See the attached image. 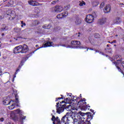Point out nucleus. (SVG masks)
I'll use <instances>...</instances> for the list:
<instances>
[{"mask_svg": "<svg viewBox=\"0 0 124 124\" xmlns=\"http://www.w3.org/2000/svg\"><path fill=\"white\" fill-rule=\"evenodd\" d=\"M6 14L7 15V17L11 21L14 20L16 17L15 12L11 9L8 10L6 12Z\"/></svg>", "mask_w": 124, "mask_h": 124, "instance_id": "obj_4", "label": "nucleus"}, {"mask_svg": "<svg viewBox=\"0 0 124 124\" xmlns=\"http://www.w3.org/2000/svg\"><path fill=\"white\" fill-rule=\"evenodd\" d=\"M74 100H76V99H77V97H76V99H74Z\"/></svg>", "mask_w": 124, "mask_h": 124, "instance_id": "obj_60", "label": "nucleus"}, {"mask_svg": "<svg viewBox=\"0 0 124 124\" xmlns=\"http://www.w3.org/2000/svg\"><path fill=\"white\" fill-rule=\"evenodd\" d=\"M62 14H63V18H64V17H66L68 15V12L66 11L64 13H62Z\"/></svg>", "mask_w": 124, "mask_h": 124, "instance_id": "obj_30", "label": "nucleus"}, {"mask_svg": "<svg viewBox=\"0 0 124 124\" xmlns=\"http://www.w3.org/2000/svg\"><path fill=\"white\" fill-rule=\"evenodd\" d=\"M4 35V33H2V36H3Z\"/></svg>", "mask_w": 124, "mask_h": 124, "instance_id": "obj_57", "label": "nucleus"}, {"mask_svg": "<svg viewBox=\"0 0 124 124\" xmlns=\"http://www.w3.org/2000/svg\"><path fill=\"white\" fill-rule=\"evenodd\" d=\"M13 53L14 54L22 53V45L15 47L14 49Z\"/></svg>", "mask_w": 124, "mask_h": 124, "instance_id": "obj_7", "label": "nucleus"}, {"mask_svg": "<svg viewBox=\"0 0 124 124\" xmlns=\"http://www.w3.org/2000/svg\"><path fill=\"white\" fill-rule=\"evenodd\" d=\"M19 70H20L19 69H17L16 72V73H17L18 71H19Z\"/></svg>", "mask_w": 124, "mask_h": 124, "instance_id": "obj_47", "label": "nucleus"}, {"mask_svg": "<svg viewBox=\"0 0 124 124\" xmlns=\"http://www.w3.org/2000/svg\"><path fill=\"white\" fill-rule=\"evenodd\" d=\"M112 63L115 65V66H116L117 68L118 69L119 71H120V72H122V73H123V71H122V69H121L120 67L118 66V65H119V62L117 63V62H112Z\"/></svg>", "mask_w": 124, "mask_h": 124, "instance_id": "obj_22", "label": "nucleus"}, {"mask_svg": "<svg viewBox=\"0 0 124 124\" xmlns=\"http://www.w3.org/2000/svg\"><path fill=\"white\" fill-rule=\"evenodd\" d=\"M6 0H3L4 2H5V1H6Z\"/></svg>", "mask_w": 124, "mask_h": 124, "instance_id": "obj_59", "label": "nucleus"}, {"mask_svg": "<svg viewBox=\"0 0 124 124\" xmlns=\"http://www.w3.org/2000/svg\"><path fill=\"white\" fill-rule=\"evenodd\" d=\"M5 124H11L10 122H6Z\"/></svg>", "mask_w": 124, "mask_h": 124, "instance_id": "obj_49", "label": "nucleus"}, {"mask_svg": "<svg viewBox=\"0 0 124 124\" xmlns=\"http://www.w3.org/2000/svg\"><path fill=\"white\" fill-rule=\"evenodd\" d=\"M51 12H56V7H52L50 9Z\"/></svg>", "mask_w": 124, "mask_h": 124, "instance_id": "obj_35", "label": "nucleus"}, {"mask_svg": "<svg viewBox=\"0 0 124 124\" xmlns=\"http://www.w3.org/2000/svg\"><path fill=\"white\" fill-rule=\"evenodd\" d=\"M67 122H69V120H68V117H67V115H65L62 118L61 122L65 123H67Z\"/></svg>", "mask_w": 124, "mask_h": 124, "instance_id": "obj_16", "label": "nucleus"}, {"mask_svg": "<svg viewBox=\"0 0 124 124\" xmlns=\"http://www.w3.org/2000/svg\"><path fill=\"white\" fill-rule=\"evenodd\" d=\"M28 3H29L30 5H32V6H39L42 5V3H39L35 1H33V0L28 1Z\"/></svg>", "mask_w": 124, "mask_h": 124, "instance_id": "obj_9", "label": "nucleus"}, {"mask_svg": "<svg viewBox=\"0 0 124 124\" xmlns=\"http://www.w3.org/2000/svg\"><path fill=\"white\" fill-rule=\"evenodd\" d=\"M29 59V57H26V60H28Z\"/></svg>", "mask_w": 124, "mask_h": 124, "instance_id": "obj_53", "label": "nucleus"}, {"mask_svg": "<svg viewBox=\"0 0 124 124\" xmlns=\"http://www.w3.org/2000/svg\"><path fill=\"white\" fill-rule=\"evenodd\" d=\"M69 99H70V98H67L65 99V101H66V102H67L68 103V102H69Z\"/></svg>", "mask_w": 124, "mask_h": 124, "instance_id": "obj_42", "label": "nucleus"}, {"mask_svg": "<svg viewBox=\"0 0 124 124\" xmlns=\"http://www.w3.org/2000/svg\"><path fill=\"white\" fill-rule=\"evenodd\" d=\"M93 50V48H88L87 49V51H88V50Z\"/></svg>", "mask_w": 124, "mask_h": 124, "instance_id": "obj_46", "label": "nucleus"}, {"mask_svg": "<svg viewBox=\"0 0 124 124\" xmlns=\"http://www.w3.org/2000/svg\"><path fill=\"white\" fill-rule=\"evenodd\" d=\"M93 20H94V16L92 15H87L85 18V21L89 24L93 23Z\"/></svg>", "mask_w": 124, "mask_h": 124, "instance_id": "obj_6", "label": "nucleus"}, {"mask_svg": "<svg viewBox=\"0 0 124 124\" xmlns=\"http://www.w3.org/2000/svg\"><path fill=\"white\" fill-rule=\"evenodd\" d=\"M110 43L111 44H112V43H114L113 42H111Z\"/></svg>", "mask_w": 124, "mask_h": 124, "instance_id": "obj_62", "label": "nucleus"}, {"mask_svg": "<svg viewBox=\"0 0 124 124\" xmlns=\"http://www.w3.org/2000/svg\"><path fill=\"white\" fill-rule=\"evenodd\" d=\"M51 121H52L53 124H61V120L59 118V117H56L55 118V116L52 115L51 118Z\"/></svg>", "mask_w": 124, "mask_h": 124, "instance_id": "obj_8", "label": "nucleus"}, {"mask_svg": "<svg viewBox=\"0 0 124 124\" xmlns=\"http://www.w3.org/2000/svg\"><path fill=\"white\" fill-rule=\"evenodd\" d=\"M75 23L77 26H79V25L82 23V20L80 18H77L75 21Z\"/></svg>", "mask_w": 124, "mask_h": 124, "instance_id": "obj_20", "label": "nucleus"}, {"mask_svg": "<svg viewBox=\"0 0 124 124\" xmlns=\"http://www.w3.org/2000/svg\"><path fill=\"white\" fill-rule=\"evenodd\" d=\"M108 43H111V42L110 41H108Z\"/></svg>", "mask_w": 124, "mask_h": 124, "instance_id": "obj_61", "label": "nucleus"}, {"mask_svg": "<svg viewBox=\"0 0 124 124\" xmlns=\"http://www.w3.org/2000/svg\"><path fill=\"white\" fill-rule=\"evenodd\" d=\"M95 38H100V35L98 33H96L94 34Z\"/></svg>", "mask_w": 124, "mask_h": 124, "instance_id": "obj_31", "label": "nucleus"}, {"mask_svg": "<svg viewBox=\"0 0 124 124\" xmlns=\"http://www.w3.org/2000/svg\"><path fill=\"white\" fill-rule=\"evenodd\" d=\"M11 103H12V105L9 107V109L10 110H13V109L15 108V105H16L17 107H20L19 100H18V98H17V95H16L15 103H14L13 101H12Z\"/></svg>", "mask_w": 124, "mask_h": 124, "instance_id": "obj_5", "label": "nucleus"}, {"mask_svg": "<svg viewBox=\"0 0 124 124\" xmlns=\"http://www.w3.org/2000/svg\"><path fill=\"white\" fill-rule=\"evenodd\" d=\"M16 74H17V72H16L15 75H14V78H16Z\"/></svg>", "mask_w": 124, "mask_h": 124, "instance_id": "obj_45", "label": "nucleus"}, {"mask_svg": "<svg viewBox=\"0 0 124 124\" xmlns=\"http://www.w3.org/2000/svg\"><path fill=\"white\" fill-rule=\"evenodd\" d=\"M58 1H59V0H53V1L51 2V4L55 5V4H56V3H57L58 2Z\"/></svg>", "mask_w": 124, "mask_h": 124, "instance_id": "obj_38", "label": "nucleus"}, {"mask_svg": "<svg viewBox=\"0 0 124 124\" xmlns=\"http://www.w3.org/2000/svg\"><path fill=\"white\" fill-rule=\"evenodd\" d=\"M70 8V5H68L64 7V9L65 10H68Z\"/></svg>", "mask_w": 124, "mask_h": 124, "instance_id": "obj_34", "label": "nucleus"}, {"mask_svg": "<svg viewBox=\"0 0 124 124\" xmlns=\"http://www.w3.org/2000/svg\"><path fill=\"white\" fill-rule=\"evenodd\" d=\"M120 5H124V4L123 3H120Z\"/></svg>", "mask_w": 124, "mask_h": 124, "instance_id": "obj_51", "label": "nucleus"}, {"mask_svg": "<svg viewBox=\"0 0 124 124\" xmlns=\"http://www.w3.org/2000/svg\"><path fill=\"white\" fill-rule=\"evenodd\" d=\"M78 34H81V33L79 32V33H78Z\"/></svg>", "mask_w": 124, "mask_h": 124, "instance_id": "obj_64", "label": "nucleus"}, {"mask_svg": "<svg viewBox=\"0 0 124 124\" xmlns=\"http://www.w3.org/2000/svg\"><path fill=\"white\" fill-rule=\"evenodd\" d=\"M21 28H24V26H26V23H24V21H21Z\"/></svg>", "mask_w": 124, "mask_h": 124, "instance_id": "obj_37", "label": "nucleus"}, {"mask_svg": "<svg viewBox=\"0 0 124 124\" xmlns=\"http://www.w3.org/2000/svg\"><path fill=\"white\" fill-rule=\"evenodd\" d=\"M92 4L93 7H95L99 4V2H98V1H94L93 2Z\"/></svg>", "mask_w": 124, "mask_h": 124, "instance_id": "obj_25", "label": "nucleus"}, {"mask_svg": "<svg viewBox=\"0 0 124 124\" xmlns=\"http://www.w3.org/2000/svg\"><path fill=\"white\" fill-rule=\"evenodd\" d=\"M107 47H109V45H107Z\"/></svg>", "mask_w": 124, "mask_h": 124, "instance_id": "obj_58", "label": "nucleus"}, {"mask_svg": "<svg viewBox=\"0 0 124 124\" xmlns=\"http://www.w3.org/2000/svg\"><path fill=\"white\" fill-rule=\"evenodd\" d=\"M71 119L73 120L74 124L78 123V124H82L84 122V120L87 118V114L81 112V111H74L72 113V114L70 115Z\"/></svg>", "mask_w": 124, "mask_h": 124, "instance_id": "obj_1", "label": "nucleus"}, {"mask_svg": "<svg viewBox=\"0 0 124 124\" xmlns=\"http://www.w3.org/2000/svg\"><path fill=\"white\" fill-rule=\"evenodd\" d=\"M121 21H122V19H121V17L117 16L115 18V19L114 20V22L115 24H120Z\"/></svg>", "mask_w": 124, "mask_h": 124, "instance_id": "obj_18", "label": "nucleus"}, {"mask_svg": "<svg viewBox=\"0 0 124 124\" xmlns=\"http://www.w3.org/2000/svg\"><path fill=\"white\" fill-rule=\"evenodd\" d=\"M80 37V35H78V37Z\"/></svg>", "mask_w": 124, "mask_h": 124, "instance_id": "obj_63", "label": "nucleus"}, {"mask_svg": "<svg viewBox=\"0 0 124 124\" xmlns=\"http://www.w3.org/2000/svg\"><path fill=\"white\" fill-rule=\"evenodd\" d=\"M55 47H59V46H62L63 47H66V48H71V46L67 44H56L55 45Z\"/></svg>", "mask_w": 124, "mask_h": 124, "instance_id": "obj_17", "label": "nucleus"}, {"mask_svg": "<svg viewBox=\"0 0 124 124\" xmlns=\"http://www.w3.org/2000/svg\"><path fill=\"white\" fill-rule=\"evenodd\" d=\"M52 112H53V113H55V110H52Z\"/></svg>", "mask_w": 124, "mask_h": 124, "instance_id": "obj_56", "label": "nucleus"}, {"mask_svg": "<svg viewBox=\"0 0 124 124\" xmlns=\"http://www.w3.org/2000/svg\"><path fill=\"white\" fill-rule=\"evenodd\" d=\"M14 39H15L16 40H18V39H16L15 38H14Z\"/></svg>", "mask_w": 124, "mask_h": 124, "instance_id": "obj_55", "label": "nucleus"}, {"mask_svg": "<svg viewBox=\"0 0 124 124\" xmlns=\"http://www.w3.org/2000/svg\"><path fill=\"white\" fill-rule=\"evenodd\" d=\"M7 30H8V27H7L6 25H3L1 27L0 31H7Z\"/></svg>", "mask_w": 124, "mask_h": 124, "instance_id": "obj_21", "label": "nucleus"}, {"mask_svg": "<svg viewBox=\"0 0 124 124\" xmlns=\"http://www.w3.org/2000/svg\"><path fill=\"white\" fill-rule=\"evenodd\" d=\"M34 12L36 14H39V13H40V9H39L38 7H35Z\"/></svg>", "mask_w": 124, "mask_h": 124, "instance_id": "obj_27", "label": "nucleus"}, {"mask_svg": "<svg viewBox=\"0 0 124 124\" xmlns=\"http://www.w3.org/2000/svg\"><path fill=\"white\" fill-rule=\"evenodd\" d=\"M59 103H60L59 105H61H61H62V103H65V102L64 101H62V102H60Z\"/></svg>", "mask_w": 124, "mask_h": 124, "instance_id": "obj_43", "label": "nucleus"}, {"mask_svg": "<svg viewBox=\"0 0 124 124\" xmlns=\"http://www.w3.org/2000/svg\"><path fill=\"white\" fill-rule=\"evenodd\" d=\"M14 31L15 32L18 33L20 32L21 31H22V29L18 27H16L14 29Z\"/></svg>", "mask_w": 124, "mask_h": 124, "instance_id": "obj_23", "label": "nucleus"}, {"mask_svg": "<svg viewBox=\"0 0 124 124\" xmlns=\"http://www.w3.org/2000/svg\"><path fill=\"white\" fill-rule=\"evenodd\" d=\"M35 46L36 47H38V45H36Z\"/></svg>", "mask_w": 124, "mask_h": 124, "instance_id": "obj_54", "label": "nucleus"}, {"mask_svg": "<svg viewBox=\"0 0 124 124\" xmlns=\"http://www.w3.org/2000/svg\"><path fill=\"white\" fill-rule=\"evenodd\" d=\"M71 43L72 46H74V48H79V45H81V42L78 41H72Z\"/></svg>", "mask_w": 124, "mask_h": 124, "instance_id": "obj_10", "label": "nucleus"}, {"mask_svg": "<svg viewBox=\"0 0 124 124\" xmlns=\"http://www.w3.org/2000/svg\"><path fill=\"white\" fill-rule=\"evenodd\" d=\"M105 13H109L111 11V6L109 4H107L104 9Z\"/></svg>", "mask_w": 124, "mask_h": 124, "instance_id": "obj_13", "label": "nucleus"}, {"mask_svg": "<svg viewBox=\"0 0 124 124\" xmlns=\"http://www.w3.org/2000/svg\"><path fill=\"white\" fill-rule=\"evenodd\" d=\"M63 10V8L61 6H55V13H59Z\"/></svg>", "mask_w": 124, "mask_h": 124, "instance_id": "obj_12", "label": "nucleus"}, {"mask_svg": "<svg viewBox=\"0 0 124 124\" xmlns=\"http://www.w3.org/2000/svg\"><path fill=\"white\" fill-rule=\"evenodd\" d=\"M57 18L58 19H62L63 18V15L62 13L59 14L57 16Z\"/></svg>", "mask_w": 124, "mask_h": 124, "instance_id": "obj_28", "label": "nucleus"}, {"mask_svg": "<svg viewBox=\"0 0 124 124\" xmlns=\"http://www.w3.org/2000/svg\"><path fill=\"white\" fill-rule=\"evenodd\" d=\"M63 98L62 97L56 98L55 101H58V100H59V99H63Z\"/></svg>", "mask_w": 124, "mask_h": 124, "instance_id": "obj_41", "label": "nucleus"}, {"mask_svg": "<svg viewBox=\"0 0 124 124\" xmlns=\"http://www.w3.org/2000/svg\"><path fill=\"white\" fill-rule=\"evenodd\" d=\"M117 62H122V61H123V59H122L121 57H120L119 56H117L116 58Z\"/></svg>", "mask_w": 124, "mask_h": 124, "instance_id": "obj_29", "label": "nucleus"}, {"mask_svg": "<svg viewBox=\"0 0 124 124\" xmlns=\"http://www.w3.org/2000/svg\"><path fill=\"white\" fill-rule=\"evenodd\" d=\"M23 61H21V63L18 66V68H21L23 66Z\"/></svg>", "mask_w": 124, "mask_h": 124, "instance_id": "obj_39", "label": "nucleus"}, {"mask_svg": "<svg viewBox=\"0 0 124 124\" xmlns=\"http://www.w3.org/2000/svg\"><path fill=\"white\" fill-rule=\"evenodd\" d=\"M64 109H66V110H67V111H71V105H69L68 106H66V105H65V107Z\"/></svg>", "mask_w": 124, "mask_h": 124, "instance_id": "obj_26", "label": "nucleus"}, {"mask_svg": "<svg viewBox=\"0 0 124 124\" xmlns=\"http://www.w3.org/2000/svg\"><path fill=\"white\" fill-rule=\"evenodd\" d=\"M105 3L104 2H102L101 4H100V9H102V8H103L104 5H105Z\"/></svg>", "mask_w": 124, "mask_h": 124, "instance_id": "obj_32", "label": "nucleus"}, {"mask_svg": "<svg viewBox=\"0 0 124 124\" xmlns=\"http://www.w3.org/2000/svg\"><path fill=\"white\" fill-rule=\"evenodd\" d=\"M24 31H26V29H25V30H23V31H22V32H24Z\"/></svg>", "mask_w": 124, "mask_h": 124, "instance_id": "obj_52", "label": "nucleus"}, {"mask_svg": "<svg viewBox=\"0 0 124 124\" xmlns=\"http://www.w3.org/2000/svg\"><path fill=\"white\" fill-rule=\"evenodd\" d=\"M29 51V47L28 46L24 44L23 45H21V54H24V53H27Z\"/></svg>", "mask_w": 124, "mask_h": 124, "instance_id": "obj_11", "label": "nucleus"}, {"mask_svg": "<svg viewBox=\"0 0 124 124\" xmlns=\"http://www.w3.org/2000/svg\"><path fill=\"white\" fill-rule=\"evenodd\" d=\"M48 27H49V25L48 26L44 25L43 26V28L47 29H49Z\"/></svg>", "mask_w": 124, "mask_h": 124, "instance_id": "obj_40", "label": "nucleus"}, {"mask_svg": "<svg viewBox=\"0 0 124 124\" xmlns=\"http://www.w3.org/2000/svg\"><path fill=\"white\" fill-rule=\"evenodd\" d=\"M112 42L113 43H116V42H117V41L116 40H114V41H112Z\"/></svg>", "mask_w": 124, "mask_h": 124, "instance_id": "obj_50", "label": "nucleus"}, {"mask_svg": "<svg viewBox=\"0 0 124 124\" xmlns=\"http://www.w3.org/2000/svg\"><path fill=\"white\" fill-rule=\"evenodd\" d=\"M15 112H16V114H19L20 118H18L17 117H15V120L17 121L18 122H22V121H24V120H26V116H22L23 114H24V111L20 109V108L15 110Z\"/></svg>", "mask_w": 124, "mask_h": 124, "instance_id": "obj_2", "label": "nucleus"}, {"mask_svg": "<svg viewBox=\"0 0 124 124\" xmlns=\"http://www.w3.org/2000/svg\"><path fill=\"white\" fill-rule=\"evenodd\" d=\"M11 102H12V101H10L7 100H5L3 101V103L4 105H9Z\"/></svg>", "mask_w": 124, "mask_h": 124, "instance_id": "obj_24", "label": "nucleus"}, {"mask_svg": "<svg viewBox=\"0 0 124 124\" xmlns=\"http://www.w3.org/2000/svg\"><path fill=\"white\" fill-rule=\"evenodd\" d=\"M96 53H99V50H95Z\"/></svg>", "mask_w": 124, "mask_h": 124, "instance_id": "obj_48", "label": "nucleus"}, {"mask_svg": "<svg viewBox=\"0 0 124 124\" xmlns=\"http://www.w3.org/2000/svg\"><path fill=\"white\" fill-rule=\"evenodd\" d=\"M85 101H86L85 99H84V100H81L79 101V102H78V105H79L80 107H83L84 105H85V104H87V103H86V102Z\"/></svg>", "mask_w": 124, "mask_h": 124, "instance_id": "obj_15", "label": "nucleus"}, {"mask_svg": "<svg viewBox=\"0 0 124 124\" xmlns=\"http://www.w3.org/2000/svg\"><path fill=\"white\" fill-rule=\"evenodd\" d=\"M84 5H86V3L84 1H82V2L79 3V6H83Z\"/></svg>", "mask_w": 124, "mask_h": 124, "instance_id": "obj_36", "label": "nucleus"}, {"mask_svg": "<svg viewBox=\"0 0 124 124\" xmlns=\"http://www.w3.org/2000/svg\"><path fill=\"white\" fill-rule=\"evenodd\" d=\"M106 22V18H102L98 20V24H99V25H104Z\"/></svg>", "mask_w": 124, "mask_h": 124, "instance_id": "obj_19", "label": "nucleus"}, {"mask_svg": "<svg viewBox=\"0 0 124 124\" xmlns=\"http://www.w3.org/2000/svg\"><path fill=\"white\" fill-rule=\"evenodd\" d=\"M54 45V43L52 42H47L45 44L43 45V46L41 48L45 47H51V46H53Z\"/></svg>", "mask_w": 124, "mask_h": 124, "instance_id": "obj_14", "label": "nucleus"}, {"mask_svg": "<svg viewBox=\"0 0 124 124\" xmlns=\"http://www.w3.org/2000/svg\"><path fill=\"white\" fill-rule=\"evenodd\" d=\"M40 23V22H39V21L38 20H35L34 21V24L35 26H37V25H39Z\"/></svg>", "mask_w": 124, "mask_h": 124, "instance_id": "obj_33", "label": "nucleus"}, {"mask_svg": "<svg viewBox=\"0 0 124 124\" xmlns=\"http://www.w3.org/2000/svg\"><path fill=\"white\" fill-rule=\"evenodd\" d=\"M65 106V104L62 105V103H61V104L60 105V102L57 103L56 105L57 113H58V114H61V113H62L63 111H64Z\"/></svg>", "mask_w": 124, "mask_h": 124, "instance_id": "obj_3", "label": "nucleus"}, {"mask_svg": "<svg viewBox=\"0 0 124 124\" xmlns=\"http://www.w3.org/2000/svg\"><path fill=\"white\" fill-rule=\"evenodd\" d=\"M3 121H4V119L3 118H1L0 119V122H3Z\"/></svg>", "mask_w": 124, "mask_h": 124, "instance_id": "obj_44", "label": "nucleus"}]
</instances>
